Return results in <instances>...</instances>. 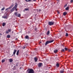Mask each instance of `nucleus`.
I'll return each instance as SVG.
<instances>
[{
    "label": "nucleus",
    "mask_w": 73,
    "mask_h": 73,
    "mask_svg": "<svg viewBox=\"0 0 73 73\" xmlns=\"http://www.w3.org/2000/svg\"><path fill=\"white\" fill-rule=\"evenodd\" d=\"M18 4L17 3H15V5L14 7L11 10V11L12 12H13L17 8L18 6Z\"/></svg>",
    "instance_id": "1"
},
{
    "label": "nucleus",
    "mask_w": 73,
    "mask_h": 73,
    "mask_svg": "<svg viewBox=\"0 0 73 73\" xmlns=\"http://www.w3.org/2000/svg\"><path fill=\"white\" fill-rule=\"evenodd\" d=\"M28 70H29L28 73H34V71L33 69H28Z\"/></svg>",
    "instance_id": "2"
},
{
    "label": "nucleus",
    "mask_w": 73,
    "mask_h": 73,
    "mask_svg": "<svg viewBox=\"0 0 73 73\" xmlns=\"http://www.w3.org/2000/svg\"><path fill=\"white\" fill-rule=\"evenodd\" d=\"M54 41V40H52L51 41H47L45 43V45L46 46L48 44L51 43V42H53Z\"/></svg>",
    "instance_id": "3"
},
{
    "label": "nucleus",
    "mask_w": 73,
    "mask_h": 73,
    "mask_svg": "<svg viewBox=\"0 0 73 73\" xmlns=\"http://www.w3.org/2000/svg\"><path fill=\"white\" fill-rule=\"evenodd\" d=\"M54 22H48V25L50 26H51L52 25H53L54 24Z\"/></svg>",
    "instance_id": "4"
},
{
    "label": "nucleus",
    "mask_w": 73,
    "mask_h": 73,
    "mask_svg": "<svg viewBox=\"0 0 73 73\" xmlns=\"http://www.w3.org/2000/svg\"><path fill=\"white\" fill-rule=\"evenodd\" d=\"M42 63H40L38 64V66L39 68H40L42 66Z\"/></svg>",
    "instance_id": "5"
},
{
    "label": "nucleus",
    "mask_w": 73,
    "mask_h": 73,
    "mask_svg": "<svg viewBox=\"0 0 73 73\" xmlns=\"http://www.w3.org/2000/svg\"><path fill=\"white\" fill-rule=\"evenodd\" d=\"M14 6V4H12L9 8H8L7 9H5V11H7L9 9H11L13 6Z\"/></svg>",
    "instance_id": "6"
},
{
    "label": "nucleus",
    "mask_w": 73,
    "mask_h": 73,
    "mask_svg": "<svg viewBox=\"0 0 73 73\" xmlns=\"http://www.w3.org/2000/svg\"><path fill=\"white\" fill-rule=\"evenodd\" d=\"M17 50H15V49H14V52H13V54L14 55H15V53H16V52H17Z\"/></svg>",
    "instance_id": "7"
},
{
    "label": "nucleus",
    "mask_w": 73,
    "mask_h": 73,
    "mask_svg": "<svg viewBox=\"0 0 73 73\" xmlns=\"http://www.w3.org/2000/svg\"><path fill=\"white\" fill-rule=\"evenodd\" d=\"M58 52V50H54V52L55 53H56Z\"/></svg>",
    "instance_id": "8"
},
{
    "label": "nucleus",
    "mask_w": 73,
    "mask_h": 73,
    "mask_svg": "<svg viewBox=\"0 0 73 73\" xmlns=\"http://www.w3.org/2000/svg\"><path fill=\"white\" fill-rule=\"evenodd\" d=\"M64 69H63V70H60V73H64Z\"/></svg>",
    "instance_id": "9"
},
{
    "label": "nucleus",
    "mask_w": 73,
    "mask_h": 73,
    "mask_svg": "<svg viewBox=\"0 0 73 73\" xmlns=\"http://www.w3.org/2000/svg\"><path fill=\"white\" fill-rule=\"evenodd\" d=\"M19 50H18L17 51L16 54H17V56H18V55H19Z\"/></svg>",
    "instance_id": "10"
},
{
    "label": "nucleus",
    "mask_w": 73,
    "mask_h": 73,
    "mask_svg": "<svg viewBox=\"0 0 73 73\" xmlns=\"http://www.w3.org/2000/svg\"><path fill=\"white\" fill-rule=\"evenodd\" d=\"M13 61V60L12 59H9V62H12Z\"/></svg>",
    "instance_id": "11"
},
{
    "label": "nucleus",
    "mask_w": 73,
    "mask_h": 73,
    "mask_svg": "<svg viewBox=\"0 0 73 73\" xmlns=\"http://www.w3.org/2000/svg\"><path fill=\"white\" fill-rule=\"evenodd\" d=\"M35 61V62H37V58H34Z\"/></svg>",
    "instance_id": "12"
},
{
    "label": "nucleus",
    "mask_w": 73,
    "mask_h": 73,
    "mask_svg": "<svg viewBox=\"0 0 73 73\" xmlns=\"http://www.w3.org/2000/svg\"><path fill=\"white\" fill-rule=\"evenodd\" d=\"M67 14V13L66 12H64L63 13V15L64 16L66 15Z\"/></svg>",
    "instance_id": "13"
},
{
    "label": "nucleus",
    "mask_w": 73,
    "mask_h": 73,
    "mask_svg": "<svg viewBox=\"0 0 73 73\" xmlns=\"http://www.w3.org/2000/svg\"><path fill=\"white\" fill-rule=\"evenodd\" d=\"M59 64L58 63H56V66H57L58 68V67H59Z\"/></svg>",
    "instance_id": "14"
},
{
    "label": "nucleus",
    "mask_w": 73,
    "mask_h": 73,
    "mask_svg": "<svg viewBox=\"0 0 73 73\" xmlns=\"http://www.w3.org/2000/svg\"><path fill=\"white\" fill-rule=\"evenodd\" d=\"M25 38L29 39V36L27 35L26 36H25Z\"/></svg>",
    "instance_id": "15"
},
{
    "label": "nucleus",
    "mask_w": 73,
    "mask_h": 73,
    "mask_svg": "<svg viewBox=\"0 0 73 73\" xmlns=\"http://www.w3.org/2000/svg\"><path fill=\"white\" fill-rule=\"evenodd\" d=\"M50 33V32L49 31H48L46 35H48Z\"/></svg>",
    "instance_id": "16"
},
{
    "label": "nucleus",
    "mask_w": 73,
    "mask_h": 73,
    "mask_svg": "<svg viewBox=\"0 0 73 73\" xmlns=\"http://www.w3.org/2000/svg\"><path fill=\"white\" fill-rule=\"evenodd\" d=\"M7 37L8 38H10L11 37V36L9 35H8L7 36Z\"/></svg>",
    "instance_id": "17"
},
{
    "label": "nucleus",
    "mask_w": 73,
    "mask_h": 73,
    "mask_svg": "<svg viewBox=\"0 0 73 73\" xmlns=\"http://www.w3.org/2000/svg\"><path fill=\"white\" fill-rule=\"evenodd\" d=\"M5 61V59L2 60L1 62L2 63H3V62H4Z\"/></svg>",
    "instance_id": "18"
},
{
    "label": "nucleus",
    "mask_w": 73,
    "mask_h": 73,
    "mask_svg": "<svg viewBox=\"0 0 73 73\" xmlns=\"http://www.w3.org/2000/svg\"><path fill=\"white\" fill-rule=\"evenodd\" d=\"M5 25V23H2V26L3 27H4Z\"/></svg>",
    "instance_id": "19"
},
{
    "label": "nucleus",
    "mask_w": 73,
    "mask_h": 73,
    "mask_svg": "<svg viewBox=\"0 0 73 73\" xmlns=\"http://www.w3.org/2000/svg\"><path fill=\"white\" fill-rule=\"evenodd\" d=\"M3 18H4V19H7V16H5L4 17H3Z\"/></svg>",
    "instance_id": "20"
},
{
    "label": "nucleus",
    "mask_w": 73,
    "mask_h": 73,
    "mask_svg": "<svg viewBox=\"0 0 73 73\" xmlns=\"http://www.w3.org/2000/svg\"><path fill=\"white\" fill-rule=\"evenodd\" d=\"M15 16H18V15H17V12H15Z\"/></svg>",
    "instance_id": "21"
},
{
    "label": "nucleus",
    "mask_w": 73,
    "mask_h": 73,
    "mask_svg": "<svg viewBox=\"0 0 73 73\" xmlns=\"http://www.w3.org/2000/svg\"><path fill=\"white\" fill-rule=\"evenodd\" d=\"M21 16V15L20 14H19L17 15V17H20Z\"/></svg>",
    "instance_id": "22"
},
{
    "label": "nucleus",
    "mask_w": 73,
    "mask_h": 73,
    "mask_svg": "<svg viewBox=\"0 0 73 73\" xmlns=\"http://www.w3.org/2000/svg\"><path fill=\"white\" fill-rule=\"evenodd\" d=\"M69 7H67L65 9L66 10H69Z\"/></svg>",
    "instance_id": "23"
},
{
    "label": "nucleus",
    "mask_w": 73,
    "mask_h": 73,
    "mask_svg": "<svg viewBox=\"0 0 73 73\" xmlns=\"http://www.w3.org/2000/svg\"><path fill=\"white\" fill-rule=\"evenodd\" d=\"M5 9V7H3L2 9H1V11H3Z\"/></svg>",
    "instance_id": "24"
},
{
    "label": "nucleus",
    "mask_w": 73,
    "mask_h": 73,
    "mask_svg": "<svg viewBox=\"0 0 73 73\" xmlns=\"http://www.w3.org/2000/svg\"><path fill=\"white\" fill-rule=\"evenodd\" d=\"M8 31L9 32H10L11 31V29H8Z\"/></svg>",
    "instance_id": "25"
},
{
    "label": "nucleus",
    "mask_w": 73,
    "mask_h": 73,
    "mask_svg": "<svg viewBox=\"0 0 73 73\" xmlns=\"http://www.w3.org/2000/svg\"><path fill=\"white\" fill-rule=\"evenodd\" d=\"M66 36H68V33H66Z\"/></svg>",
    "instance_id": "26"
},
{
    "label": "nucleus",
    "mask_w": 73,
    "mask_h": 73,
    "mask_svg": "<svg viewBox=\"0 0 73 73\" xmlns=\"http://www.w3.org/2000/svg\"><path fill=\"white\" fill-rule=\"evenodd\" d=\"M6 33L7 34H8L9 33V32H8V31H6Z\"/></svg>",
    "instance_id": "27"
},
{
    "label": "nucleus",
    "mask_w": 73,
    "mask_h": 73,
    "mask_svg": "<svg viewBox=\"0 0 73 73\" xmlns=\"http://www.w3.org/2000/svg\"><path fill=\"white\" fill-rule=\"evenodd\" d=\"M64 49H65V50H68V48H64Z\"/></svg>",
    "instance_id": "28"
},
{
    "label": "nucleus",
    "mask_w": 73,
    "mask_h": 73,
    "mask_svg": "<svg viewBox=\"0 0 73 73\" xmlns=\"http://www.w3.org/2000/svg\"><path fill=\"white\" fill-rule=\"evenodd\" d=\"M25 10L28 11L29 10V9H25Z\"/></svg>",
    "instance_id": "29"
},
{
    "label": "nucleus",
    "mask_w": 73,
    "mask_h": 73,
    "mask_svg": "<svg viewBox=\"0 0 73 73\" xmlns=\"http://www.w3.org/2000/svg\"><path fill=\"white\" fill-rule=\"evenodd\" d=\"M66 6H67V4H66L65 5H64V7H66Z\"/></svg>",
    "instance_id": "30"
},
{
    "label": "nucleus",
    "mask_w": 73,
    "mask_h": 73,
    "mask_svg": "<svg viewBox=\"0 0 73 73\" xmlns=\"http://www.w3.org/2000/svg\"><path fill=\"white\" fill-rule=\"evenodd\" d=\"M64 49H62V52H64Z\"/></svg>",
    "instance_id": "31"
},
{
    "label": "nucleus",
    "mask_w": 73,
    "mask_h": 73,
    "mask_svg": "<svg viewBox=\"0 0 73 73\" xmlns=\"http://www.w3.org/2000/svg\"><path fill=\"white\" fill-rule=\"evenodd\" d=\"M73 2V0H71V1H70L71 3H72V2Z\"/></svg>",
    "instance_id": "32"
},
{
    "label": "nucleus",
    "mask_w": 73,
    "mask_h": 73,
    "mask_svg": "<svg viewBox=\"0 0 73 73\" xmlns=\"http://www.w3.org/2000/svg\"><path fill=\"white\" fill-rule=\"evenodd\" d=\"M68 51L70 52L71 51L70 49H68Z\"/></svg>",
    "instance_id": "33"
},
{
    "label": "nucleus",
    "mask_w": 73,
    "mask_h": 73,
    "mask_svg": "<svg viewBox=\"0 0 73 73\" xmlns=\"http://www.w3.org/2000/svg\"><path fill=\"white\" fill-rule=\"evenodd\" d=\"M35 31H36L37 30V29L36 28H35Z\"/></svg>",
    "instance_id": "34"
},
{
    "label": "nucleus",
    "mask_w": 73,
    "mask_h": 73,
    "mask_svg": "<svg viewBox=\"0 0 73 73\" xmlns=\"http://www.w3.org/2000/svg\"><path fill=\"white\" fill-rule=\"evenodd\" d=\"M25 1L27 2H28V0H25Z\"/></svg>",
    "instance_id": "35"
},
{
    "label": "nucleus",
    "mask_w": 73,
    "mask_h": 73,
    "mask_svg": "<svg viewBox=\"0 0 73 73\" xmlns=\"http://www.w3.org/2000/svg\"><path fill=\"white\" fill-rule=\"evenodd\" d=\"M31 1V0H28V2H29V1Z\"/></svg>",
    "instance_id": "36"
},
{
    "label": "nucleus",
    "mask_w": 73,
    "mask_h": 73,
    "mask_svg": "<svg viewBox=\"0 0 73 73\" xmlns=\"http://www.w3.org/2000/svg\"><path fill=\"white\" fill-rule=\"evenodd\" d=\"M15 11H17V8L15 9Z\"/></svg>",
    "instance_id": "37"
},
{
    "label": "nucleus",
    "mask_w": 73,
    "mask_h": 73,
    "mask_svg": "<svg viewBox=\"0 0 73 73\" xmlns=\"http://www.w3.org/2000/svg\"><path fill=\"white\" fill-rule=\"evenodd\" d=\"M34 1H36V0H33Z\"/></svg>",
    "instance_id": "38"
},
{
    "label": "nucleus",
    "mask_w": 73,
    "mask_h": 73,
    "mask_svg": "<svg viewBox=\"0 0 73 73\" xmlns=\"http://www.w3.org/2000/svg\"><path fill=\"white\" fill-rule=\"evenodd\" d=\"M16 66H18V65L17 64H16Z\"/></svg>",
    "instance_id": "39"
},
{
    "label": "nucleus",
    "mask_w": 73,
    "mask_h": 73,
    "mask_svg": "<svg viewBox=\"0 0 73 73\" xmlns=\"http://www.w3.org/2000/svg\"><path fill=\"white\" fill-rule=\"evenodd\" d=\"M25 48V47H24L23 48L24 49Z\"/></svg>",
    "instance_id": "40"
},
{
    "label": "nucleus",
    "mask_w": 73,
    "mask_h": 73,
    "mask_svg": "<svg viewBox=\"0 0 73 73\" xmlns=\"http://www.w3.org/2000/svg\"><path fill=\"white\" fill-rule=\"evenodd\" d=\"M0 35H2V34L1 33H0Z\"/></svg>",
    "instance_id": "41"
},
{
    "label": "nucleus",
    "mask_w": 73,
    "mask_h": 73,
    "mask_svg": "<svg viewBox=\"0 0 73 73\" xmlns=\"http://www.w3.org/2000/svg\"><path fill=\"white\" fill-rule=\"evenodd\" d=\"M58 14L60 13H59V12H58Z\"/></svg>",
    "instance_id": "42"
},
{
    "label": "nucleus",
    "mask_w": 73,
    "mask_h": 73,
    "mask_svg": "<svg viewBox=\"0 0 73 73\" xmlns=\"http://www.w3.org/2000/svg\"><path fill=\"white\" fill-rule=\"evenodd\" d=\"M47 0H45V1H47Z\"/></svg>",
    "instance_id": "43"
},
{
    "label": "nucleus",
    "mask_w": 73,
    "mask_h": 73,
    "mask_svg": "<svg viewBox=\"0 0 73 73\" xmlns=\"http://www.w3.org/2000/svg\"><path fill=\"white\" fill-rule=\"evenodd\" d=\"M17 38H16V40H17Z\"/></svg>",
    "instance_id": "44"
},
{
    "label": "nucleus",
    "mask_w": 73,
    "mask_h": 73,
    "mask_svg": "<svg viewBox=\"0 0 73 73\" xmlns=\"http://www.w3.org/2000/svg\"><path fill=\"white\" fill-rule=\"evenodd\" d=\"M49 68H50V67H49Z\"/></svg>",
    "instance_id": "45"
},
{
    "label": "nucleus",
    "mask_w": 73,
    "mask_h": 73,
    "mask_svg": "<svg viewBox=\"0 0 73 73\" xmlns=\"http://www.w3.org/2000/svg\"><path fill=\"white\" fill-rule=\"evenodd\" d=\"M15 73V72H14V73Z\"/></svg>",
    "instance_id": "46"
},
{
    "label": "nucleus",
    "mask_w": 73,
    "mask_h": 73,
    "mask_svg": "<svg viewBox=\"0 0 73 73\" xmlns=\"http://www.w3.org/2000/svg\"><path fill=\"white\" fill-rule=\"evenodd\" d=\"M0 38H1V36H0Z\"/></svg>",
    "instance_id": "47"
},
{
    "label": "nucleus",
    "mask_w": 73,
    "mask_h": 73,
    "mask_svg": "<svg viewBox=\"0 0 73 73\" xmlns=\"http://www.w3.org/2000/svg\"><path fill=\"white\" fill-rule=\"evenodd\" d=\"M12 33H13V32H12Z\"/></svg>",
    "instance_id": "48"
},
{
    "label": "nucleus",
    "mask_w": 73,
    "mask_h": 73,
    "mask_svg": "<svg viewBox=\"0 0 73 73\" xmlns=\"http://www.w3.org/2000/svg\"><path fill=\"white\" fill-rule=\"evenodd\" d=\"M12 33H13V32H12Z\"/></svg>",
    "instance_id": "49"
}]
</instances>
